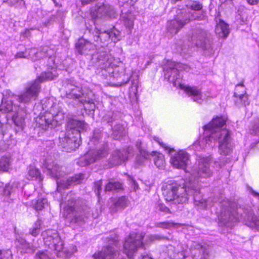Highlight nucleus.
Instances as JSON below:
<instances>
[{
	"mask_svg": "<svg viewBox=\"0 0 259 259\" xmlns=\"http://www.w3.org/2000/svg\"><path fill=\"white\" fill-rule=\"evenodd\" d=\"M226 119L217 117L203 126V134L200 137L198 145L202 148H212L219 143V151L221 155H227L232 152L233 144L230 132L226 128Z\"/></svg>",
	"mask_w": 259,
	"mask_h": 259,
	"instance_id": "f257e3e1",
	"label": "nucleus"
},
{
	"mask_svg": "<svg viewBox=\"0 0 259 259\" xmlns=\"http://www.w3.org/2000/svg\"><path fill=\"white\" fill-rule=\"evenodd\" d=\"M220 211L218 213L219 224L220 226L231 228L238 221L245 222V224L251 228L259 230V219L254 215L252 210L243 211L244 215L238 216V213L242 211L240 208L236 212L237 205L234 202H231L228 199H219Z\"/></svg>",
	"mask_w": 259,
	"mask_h": 259,
	"instance_id": "f03ea898",
	"label": "nucleus"
},
{
	"mask_svg": "<svg viewBox=\"0 0 259 259\" xmlns=\"http://www.w3.org/2000/svg\"><path fill=\"white\" fill-rule=\"evenodd\" d=\"M41 107L44 111L36 119V126L44 130L53 128L61 124L65 118L62 104L54 98L41 101Z\"/></svg>",
	"mask_w": 259,
	"mask_h": 259,
	"instance_id": "7ed1b4c3",
	"label": "nucleus"
},
{
	"mask_svg": "<svg viewBox=\"0 0 259 259\" xmlns=\"http://www.w3.org/2000/svg\"><path fill=\"white\" fill-rule=\"evenodd\" d=\"M88 125L82 121L70 119L67 125V132H62L59 136V144L63 150L71 152L81 143L80 133L85 131Z\"/></svg>",
	"mask_w": 259,
	"mask_h": 259,
	"instance_id": "20e7f679",
	"label": "nucleus"
},
{
	"mask_svg": "<svg viewBox=\"0 0 259 259\" xmlns=\"http://www.w3.org/2000/svg\"><path fill=\"white\" fill-rule=\"evenodd\" d=\"M194 189V184L190 181L184 184L183 181L177 182L172 180H168L162 187V194L166 201L174 204H183L188 200L190 190Z\"/></svg>",
	"mask_w": 259,
	"mask_h": 259,
	"instance_id": "39448f33",
	"label": "nucleus"
},
{
	"mask_svg": "<svg viewBox=\"0 0 259 259\" xmlns=\"http://www.w3.org/2000/svg\"><path fill=\"white\" fill-rule=\"evenodd\" d=\"M183 69H185V67L183 64L167 61L163 66L164 78L172 83L174 87L183 90L188 96H192V99L194 100V90L192 88L182 83L181 71Z\"/></svg>",
	"mask_w": 259,
	"mask_h": 259,
	"instance_id": "423d86ee",
	"label": "nucleus"
},
{
	"mask_svg": "<svg viewBox=\"0 0 259 259\" xmlns=\"http://www.w3.org/2000/svg\"><path fill=\"white\" fill-rule=\"evenodd\" d=\"M56 75L52 72L47 71L42 73L34 81L27 84L24 92L20 95L14 96V98L20 103H28L35 100L40 92L41 82L52 80Z\"/></svg>",
	"mask_w": 259,
	"mask_h": 259,
	"instance_id": "0eeeda50",
	"label": "nucleus"
},
{
	"mask_svg": "<svg viewBox=\"0 0 259 259\" xmlns=\"http://www.w3.org/2000/svg\"><path fill=\"white\" fill-rule=\"evenodd\" d=\"M75 204V201L72 199L64 207V210L67 213L66 218L72 223L80 224L84 222V219L91 216L90 208L85 206L79 209H76Z\"/></svg>",
	"mask_w": 259,
	"mask_h": 259,
	"instance_id": "6e6552de",
	"label": "nucleus"
},
{
	"mask_svg": "<svg viewBox=\"0 0 259 259\" xmlns=\"http://www.w3.org/2000/svg\"><path fill=\"white\" fill-rule=\"evenodd\" d=\"M144 237L142 233H132L128 235L123 245L124 252L128 258H132L138 250L145 249L142 241Z\"/></svg>",
	"mask_w": 259,
	"mask_h": 259,
	"instance_id": "1a4fd4ad",
	"label": "nucleus"
},
{
	"mask_svg": "<svg viewBox=\"0 0 259 259\" xmlns=\"http://www.w3.org/2000/svg\"><path fill=\"white\" fill-rule=\"evenodd\" d=\"M66 96L68 98L78 99L79 102L90 103L92 100V92L88 90H82L80 87L74 84H68L67 87Z\"/></svg>",
	"mask_w": 259,
	"mask_h": 259,
	"instance_id": "9d476101",
	"label": "nucleus"
},
{
	"mask_svg": "<svg viewBox=\"0 0 259 259\" xmlns=\"http://www.w3.org/2000/svg\"><path fill=\"white\" fill-rule=\"evenodd\" d=\"M45 243L50 248L57 252H61L64 249V243L61 237L55 230H48L42 233Z\"/></svg>",
	"mask_w": 259,
	"mask_h": 259,
	"instance_id": "9b49d317",
	"label": "nucleus"
},
{
	"mask_svg": "<svg viewBox=\"0 0 259 259\" xmlns=\"http://www.w3.org/2000/svg\"><path fill=\"white\" fill-rule=\"evenodd\" d=\"M3 99L0 106V112L9 113V116L12 118V120L16 125L21 127L23 125L24 119L18 115L19 107L13 105L11 100H5Z\"/></svg>",
	"mask_w": 259,
	"mask_h": 259,
	"instance_id": "f8f14e48",
	"label": "nucleus"
},
{
	"mask_svg": "<svg viewBox=\"0 0 259 259\" xmlns=\"http://www.w3.org/2000/svg\"><path fill=\"white\" fill-rule=\"evenodd\" d=\"M96 58L98 59V66L99 67L98 70L99 73L105 77H107L114 73L113 59L111 56L103 53L102 55L100 54L98 56L94 55L93 58Z\"/></svg>",
	"mask_w": 259,
	"mask_h": 259,
	"instance_id": "ddd939ff",
	"label": "nucleus"
},
{
	"mask_svg": "<svg viewBox=\"0 0 259 259\" xmlns=\"http://www.w3.org/2000/svg\"><path fill=\"white\" fill-rule=\"evenodd\" d=\"M107 154V150L106 148L99 150H90L78 158L77 164L80 166H85L94 162L98 159L105 156Z\"/></svg>",
	"mask_w": 259,
	"mask_h": 259,
	"instance_id": "4468645a",
	"label": "nucleus"
},
{
	"mask_svg": "<svg viewBox=\"0 0 259 259\" xmlns=\"http://www.w3.org/2000/svg\"><path fill=\"white\" fill-rule=\"evenodd\" d=\"M195 45L201 48L206 52L207 55L213 53L212 40L210 37V34L204 30H201L197 36Z\"/></svg>",
	"mask_w": 259,
	"mask_h": 259,
	"instance_id": "2eb2a0df",
	"label": "nucleus"
},
{
	"mask_svg": "<svg viewBox=\"0 0 259 259\" xmlns=\"http://www.w3.org/2000/svg\"><path fill=\"white\" fill-rule=\"evenodd\" d=\"M211 160L210 156L199 157L198 159V168L195 171V178L202 177L206 178L210 177L212 172L209 168V162Z\"/></svg>",
	"mask_w": 259,
	"mask_h": 259,
	"instance_id": "dca6fc26",
	"label": "nucleus"
},
{
	"mask_svg": "<svg viewBox=\"0 0 259 259\" xmlns=\"http://www.w3.org/2000/svg\"><path fill=\"white\" fill-rule=\"evenodd\" d=\"M84 178L85 174L81 173L75 174L68 178H63L57 181V190L59 192L61 189H67L71 186L79 184Z\"/></svg>",
	"mask_w": 259,
	"mask_h": 259,
	"instance_id": "f3484780",
	"label": "nucleus"
},
{
	"mask_svg": "<svg viewBox=\"0 0 259 259\" xmlns=\"http://www.w3.org/2000/svg\"><path fill=\"white\" fill-rule=\"evenodd\" d=\"M44 171L52 178H54L58 181H60L59 178L63 176V172L61 170L62 167L54 162H52L51 160L46 159L43 163Z\"/></svg>",
	"mask_w": 259,
	"mask_h": 259,
	"instance_id": "a211bd4d",
	"label": "nucleus"
},
{
	"mask_svg": "<svg viewBox=\"0 0 259 259\" xmlns=\"http://www.w3.org/2000/svg\"><path fill=\"white\" fill-rule=\"evenodd\" d=\"M92 15L94 18L103 17L114 18L116 16V12L109 4L103 3L97 8L96 12L92 13Z\"/></svg>",
	"mask_w": 259,
	"mask_h": 259,
	"instance_id": "6ab92c4d",
	"label": "nucleus"
},
{
	"mask_svg": "<svg viewBox=\"0 0 259 259\" xmlns=\"http://www.w3.org/2000/svg\"><path fill=\"white\" fill-rule=\"evenodd\" d=\"M188 160V154L185 151L181 150L171 157L170 162L176 168L185 169Z\"/></svg>",
	"mask_w": 259,
	"mask_h": 259,
	"instance_id": "aec40b11",
	"label": "nucleus"
},
{
	"mask_svg": "<svg viewBox=\"0 0 259 259\" xmlns=\"http://www.w3.org/2000/svg\"><path fill=\"white\" fill-rule=\"evenodd\" d=\"M132 151V148L128 147L127 150H123L122 151L116 150L112 154L110 162L112 165L121 164L127 159V154Z\"/></svg>",
	"mask_w": 259,
	"mask_h": 259,
	"instance_id": "412c9836",
	"label": "nucleus"
},
{
	"mask_svg": "<svg viewBox=\"0 0 259 259\" xmlns=\"http://www.w3.org/2000/svg\"><path fill=\"white\" fill-rule=\"evenodd\" d=\"M95 48V45L84 38L79 39L76 45V48L81 55L92 54Z\"/></svg>",
	"mask_w": 259,
	"mask_h": 259,
	"instance_id": "4be33fe9",
	"label": "nucleus"
},
{
	"mask_svg": "<svg viewBox=\"0 0 259 259\" xmlns=\"http://www.w3.org/2000/svg\"><path fill=\"white\" fill-rule=\"evenodd\" d=\"M215 32L219 38H226L230 33L229 25L224 21L216 18Z\"/></svg>",
	"mask_w": 259,
	"mask_h": 259,
	"instance_id": "5701e85b",
	"label": "nucleus"
},
{
	"mask_svg": "<svg viewBox=\"0 0 259 259\" xmlns=\"http://www.w3.org/2000/svg\"><path fill=\"white\" fill-rule=\"evenodd\" d=\"M189 21V19H182L180 17L170 21L168 25V31L171 34H176Z\"/></svg>",
	"mask_w": 259,
	"mask_h": 259,
	"instance_id": "b1692460",
	"label": "nucleus"
},
{
	"mask_svg": "<svg viewBox=\"0 0 259 259\" xmlns=\"http://www.w3.org/2000/svg\"><path fill=\"white\" fill-rule=\"evenodd\" d=\"M234 96L238 98L236 102H239L244 106L249 104L248 96L245 93V89L243 84H238L236 86Z\"/></svg>",
	"mask_w": 259,
	"mask_h": 259,
	"instance_id": "393cba45",
	"label": "nucleus"
},
{
	"mask_svg": "<svg viewBox=\"0 0 259 259\" xmlns=\"http://www.w3.org/2000/svg\"><path fill=\"white\" fill-rule=\"evenodd\" d=\"M195 249L199 250V252L202 253L200 259H211L214 257L212 247L207 244H197L195 245Z\"/></svg>",
	"mask_w": 259,
	"mask_h": 259,
	"instance_id": "a878e982",
	"label": "nucleus"
},
{
	"mask_svg": "<svg viewBox=\"0 0 259 259\" xmlns=\"http://www.w3.org/2000/svg\"><path fill=\"white\" fill-rule=\"evenodd\" d=\"M17 246L22 249L21 252L32 253L36 249L35 246L27 242L23 238H19L16 241Z\"/></svg>",
	"mask_w": 259,
	"mask_h": 259,
	"instance_id": "bb28decb",
	"label": "nucleus"
},
{
	"mask_svg": "<svg viewBox=\"0 0 259 259\" xmlns=\"http://www.w3.org/2000/svg\"><path fill=\"white\" fill-rule=\"evenodd\" d=\"M112 137L115 140H120L125 135V131L121 124H116L112 128Z\"/></svg>",
	"mask_w": 259,
	"mask_h": 259,
	"instance_id": "cd10ccee",
	"label": "nucleus"
},
{
	"mask_svg": "<svg viewBox=\"0 0 259 259\" xmlns=\"http://www.w3.org/2000/svg\"><path fill=\"white\" fill-rule=\"evenodd\" d=\"M111 35L109 32H101L99 30L96 31L94 36V40L96 41H101L102 42H105L110 39Z\"/></svg>",
	"mask_w": 259,
	"mask_h": 259,
	"instance_id": "c85d7f7f",
	"label": "nucleus"
},
{
	"mask_svg": "<svg viewBox=\"0 0 259 259\" xmlns=\"http://www.w3.org/2000/svg\"><path fill=\"white\" fill-rule=\"evenodd\" d=\"M150 156H155L154 163L157 167L162 169L164 167L165 161L163 155L155 151H152L150 153Z\"/></svg>",
	"mask_w": 259,
	"mask_h": 259,
	"instance_id": "c756f323",
	"label": "nucleus"
},
{
	"mask_svg": "<svg viewBox=\"0 0 259 259\" xmlns=\"http://www.w3.org/2000/svg\"><path fill=\"white\" fill-rule=\"evenodd\" d=\"M150 156V153H149L146 150H140L139 154L136 157V164L139 165H142L145 160L149 159Z\"/></svg>",
	"mask_w": 259,
	"mask_h": 259,
	"instance_id": "7c9ffc66",
	"label": "nucleus"
},
{
	"mask_svg": "<svg viewBox=\"0 0 259 259\" xmlns=\"http://www.w3.org/2000/svg\"><path fill=\"white\" fill-rule=\"evenodd\" d=\"M202 8V5L195 2V20H203L206 17V13Z\"/></svg>",
	"mask_w": 259,
	"mask_h": 259,
	"instance_id": "2f4dec72",
	"label": "nucleus"
},
{
	"mask_svg": "<svg viewBox=\"0 0 259 259\" xmlns=\"http://www.w3.org/2000/svg\"><path fill=\"white\" fill-rule=\"evenodd\" d=\"M114 206L115 211L125 208L127 206V199L124 197L116 199L114 202Z\"/></svg>",
	"mask_w": 259,
	"mask_h": 259,
	"instance_id": "473e14b6",
	"label": "nucleus"
},
{
	"mask_svg": "<svg viewBox=\"0 0 259 259\" xmlns=\"http://www.w3.org/2000/svg\"><path fill=\"white\" fill-rule=\"evenodd\" d=\"M11 161L8 157H2L0 159V172L8 171L10 167Z\"/></svg>",
	"mask_w": 259,
	"mask_h": 259,
	"instance_id": "72a5a7b5",
	"label": "nucleus"
},
{
	"mask_svg": "<svg viewBox=\"0 0 259 259\" xmlns=\"http://www.w3.org/2000/svg\"><path fill=\"white\" fill-rule=\"evenodd\" d=\"M18 186V183L16 182H13L7 184L4 189V195L9 196L12 193L16 191Z\"/></svg>",
	"mask_w": 259,
	"mask_h": 259,
	"instance_id": "f704fd0d",
	"label": "nucleus"
},
{
	"mask_svg": "<svg viewBox=\"0 0 259 259\" xmlns=\"http://www.w3.org/2000/svg\"><path fill=\"white\" fill-rule=\"evenodd\" d=\"M47 203V200L45 198H39L37 200L33 201L32 205L34 208L37 210H41L44 207L45 205Z\"/></svg>",
	"mask_w": 259,
	"mask_h": 259,
	"instance_id": "c9c22d12",
	"label": "nucleus"
},
{
	"mask_svg": "<svg viewBox=\"0 0 259 259\" xmlns=\"http://www.w3.org/2000/svg\"><path fill=\"white\" fill-rule=\"evenodd\" d=\"M122 188L121 184L117 182L110 181L106 185L105 190L106 191H111L113 190H117Z\"/></svg>",
	"mask_w": 259,
	"mask_h": 259,
	"instance_id": "e433bc0d",
	"label": "nucleus"
},
{
	"mask_svg": "<svg viewBox=\"0 0 259 259\" xmlns=\"http://www.w3.org/2000/svg\"><path fill=\"white\" fill-rule=\"evenodd\" d=\"M41 221L37 220L34 224L32 228L30 229V233L33 236H37L41 229Z\"/></svg>",
	"mask_w": 259,
	"mask_h": 259,
	"instance_id": "4c0bfd02",
	"label": "nucleus"
},
{
	"mask_svg": "<svg viewBox=\"0 0 259 259\" xmlns=\"http://www.w3.org/2000/svg\"><path fill=\"white\" fill-rule=\"evenodd\" d=\"M28 179L29 180L33 178L37 179L40 177V172L38 169L30 166L28 172Z\"/></svg>",
	"mask_w": 259,
	"mask_h": 259,
	"instance_id": "58836bf2",
	"label": "nucleus"
},
{
	"mask_svg": "<svg viewBox=\"0 0 259 259\" xmlns=\"http://www.w3.org/2000/svg\"><path fill=\"white\" fill-rule=\"evenodd\" d=\"M35 259H54L51 253L47 250H40L37 251L35 255Z\"/></svg>",
	"mask_w": 259,
	"mask_h": 259,
	"instance_id": "ea45409f",
	"label": "nucleus"
},
{
	"mask_svg": "<svg viewBox=\"0 0 259 259\" xmlns=\"http://www.w3.org/2000/svg\"><path fill=\"white\" fill-rule=\"evenodd\" d=\"M178 225V224L173 223L171 222L165 221L157 223L155 226L157 227L161 228L163 229H169L172 227H175Z\"/></svg>",
	"mask_w": 259,
	"mask_h": 259,
	"instance_id": "a19ab883",
	"label": "nucleus"
},
{
	"mask_svg": "<svg viewBox=\"0 0 259 259\" xmlns=\"http://www.w3.org/2000/svg\"><path fill=\"white\" fill-rule=\"evenodd\" d=\"M211 199L209 198L207 200L201 199V200H196L195 199V205H200L203 208H207L211 206Z\"/></svg>",
	"mask_w": 259,
	"mask_h": 259,
	"instance_id": "79ce46f5",
	"label": "nucleus"
},
{
	"mask_svg": "<svg viewBox=\"0 0 259 259\" xmlns=\"http://www.w3.org/2000/svg\"><path fill=\"white\" fill-rule=\"evenodd\" d=\"M0 259H13L12 251L9 249L1 250Z\"/></svg>",
	"mask_w": 259,
	"mask_h": 259,
	"instance_id": "37998d69",
	"label": "nucleus"
},
{
	"mask_svg": "<svg viewBox=\"0 0 259 259\" xmlns=\"http://www.w3.org/2000/svg\"><path fill=\"white\" fill-rule=\"evenodd\" d=\"M251 134L258 137V140L259 141V119H257L256 122L252 126L251 129Z\"/></svg>",
	"mask_w": 259,
	"mask_h": 259,
	"instance_id": "c03bdc74",
	"label": "nucleus"
},
{
	"mask_svg": "<svg viewBox=\"0 0 259 259\" xmlns=\"http://www.w3.org/2000/svg\"><path fill=\"white\" fill-rule=\"evenodd\" d=\"M163 238V237L159 235H149L146 237V241L151 242L156 240H161Z\"/></svg>",
	"mask_w": 259,
	"mask_h": 259,
	"instance_id": "a18cd8bd",
	"label": "nucleus"
},
{
	"mask_svg": "<svg viewBox=\"0 0 259 259\" xmlns=\"http://www.w3.org/2000/svg\"><path fill=\"white\" fill-rule=\"evenodd\" d=\"M124 24L129 29L132 28L134 25V19L131 16H128L124 18Z\"/></svg>",
	"mask_w": 259,
	"mask_h": 259,
	"instance_id": "49530a36",
	"label": "nucleus"
},
{
	"mask_svg": "<svg viewBox=\"0 0 259 259\" xmlns=\"http://www.w3.org/2000/svg\"><path fill=\"white\" fill-rule=\"evenodd\" d=\"M102 137V134L99 130H95L91 143H94L95 141L99 140Z\"/></svg>",
	"mask_w": 259,
	"mask_h": 259,
	"instance_id": "de8ad7c7",
	"label": "nucleus"
},
{
	"mask_svg": "<svg viewBox=\"0 0 259 259\" xmlns=\"http://www.w3.org/2000/svg\"><path fill=\"white\" fill-rule=\"evenodd\" d=\"M157 208L160 211L165 213H170L169 209L162 203L158 202L157 204Z\"/></svg>",
	"mask_w": 259,
	"mask_h": 259,
	"instance_id": "09e8293b",
	"label": "nucleus"
},
{
	"mask_svg": "<svg viewBox=\"0 0 259 259\" xmlns=\"http://www.w3.org/2000/svg\"><path fill=\"white\" fill-rule=\"evenodd\" d=\"M110 33V35H111L110 39L113 42H116L119 40L118 36L119 34V32L117 30L115 31H110L109 32Z\"/></svg>",
	"mask_w": 259,
	"mask_h": 259,
	"instance_id": "8fccbe9b",
	"label": "nucleus"
},
{
	"mask_svg": "<svg viewBox=\"0 0 259 259\" xmlns=\"http://www.w3.org/2000/svg\"><path fill=\"white\" fill-rule=\"evenodd\" d=\"M102 181H99L95 183V191L96 194L99 197L100 191L101 190Z\"/></svg>",
	"mask_w": 259,
	"mask_h": 259,
	"instance_id": "3c124183",
	"label": "nucleus"
},
{
	"mask_svg": "<svg viewBox=\"0 0 259 259\" xmlns=\"http://www.w3.org/2000/svg\"><path fill=\"white\" fill-rule=\"evenodd\" d=\"M4 2L7 3L10 6H18L21 4L22 0H4Z\"/></svg>",
	"mask_w": 259,
	"mask_h": 259,
	"instance_id": "603ef678",
	"label": "nucleus"
},
{
	"mask_svg": "<svg viewBox=\"0 0 259 259\" xmlns=\"http://www.w3.org/2000/svg\"><path fill=\"white\" fill-rule=\"evenodd\" d=\"M130 181L132 188L134 191H136L139 188L138 184L137 183L136 181L132 178L131 179Z\"/></svg>",
	"mask_w": 259,
	"mask_h": 259,
	"instance_id": "864d4df0",
	"label": "nucleus"
},
{
	"mask_svg": "<svg viewBox=\"0 0 259 259\" xmlns=\"http://www.w3.org/2000/svg\"><path fill=\"white\" fill-rule=\"evenodd\" d=\"M224 164H223L224 165ZM223 164L221 163V162H219L218 161H214V168L216 169V170H218L219 169H220V168L222 167Z\"/></svg>",
	"mask_w": 259,
	"mask_h": 259,
	"instance_id": "5fc2aeb1",
	"label": "nucleus"
},
{
	"mask_svg": "<svg viewBox=\"0 0 259 259\" xmlns=\"http://www.w3.org/2000/svg\"><path fill=\"white\" fill-rule=\"evenodd\" d=\"M24 52H18L17 53L15 56V58L16 59H18V58H25V56L24 55Z\"/></svg>",
	"mask_w": 259,
	"mask_h": 259,
	"instance_id": "6e6d98bb",
	"label": "nucleus"
},
{
	"mask_svg": "<svg viewBox=\"0 0 259 259\" xmlns=\"http://www.w3.org/2000/svg\"><path fill=\"white\" fill-rule=\"evenodd\" d=\"M195 102L199 100L201 98V95L200 93L195 89Z\"/></svg>",
	"mask_w": 259,
	"mask_h": 259,
	"instance_id": "4d7b16f0",
	"label": "nucleus"
},
{
	"mask_svg": "<svg viewBox=\"0 0 259 259\" xmlns=\"http://www.w3.org/2000/svg\"><path fill=\"white\" fill-rule=\"evenodd\" d=\"M248 4L251 5H256L259 2V0H247Z\"/></svg>",
	"mask_w": 259,
	"mask_h": 259,
	"instance_id": "13d9d810",
	"label": "nucleus"
},
{
	"mask_svg": "<svg viewBox=\"0 0 259 259\" xmlns=\"http://www.w3.org/2000/svg\"><path fill=\"white\" fill-rule=\"evenodd\" d=\"M141 259H153L151 257L149 256L148 255H144L141 256Z\"/></svg>",
	"mask_w": 259,
	"mask_h": 259,
	"instance_id": "bf43d9fd",
	"label": "nucleus"
},
{
	"mask_svg": "<svg viewBox=\"0 0 259 259\" xmlns=\"http://www.w3.org/2000/svg\"><path fill=\"white\" fill-rule=\"evenodd\" d=\"M160 145L162 146L165 149H168V148L165 146V144H164L163 143H160V142L158 141Z\"/></svg>",
	"mask_w": 259,
	"mask_h": 259,
	"instance_id": "052dcab7",
	"label": "nucleus"
},
{
	"mask_svg": "<svg viewBox=\"0 0 259 259\" xmlns=\"http://www.w3.org/2000/svg\"><path fill=\"white\" fill-rule=\"evenodd\" d=\"M134 88H135V90H137V82H136V83L133 82V85H132V88L133 89Z\"/></svg>",
	"mask_w": 259,
	"mask_h": 259,
	"instance_id": "680f3d73",
	"label": "nucleus"
},
{
	"mask_svg": "<svg viewBox=\"0 0 259 259\" xmlns=\"http://www.w3.org/2000/svg\"><path fill=\"white\" fill-rule=\"evenodd\" d=\"M108 123H109V125L112 126V124H111L112 123V120L108 121Z\"/></svg>",
	"mask_w": 259,
	"mask_h": 259,
	"instance_id": "e2e57ef3",
	"label": "nucleus"
},
{
	"mask_svg": "<svg viewBox=\"0 0 259 259\" xmlns=\"http://www.w3.org/2000/svg\"><path fill=\"white\" fill-rule=\"evenodd\" d=\"M253 194L255 196H259V194L256 192H253Z\"/></svg>",
	"mask_w": 259,
	"mask_h": 259,
	"instance_id": "0e129e2a",
	"label": "nucleus"
},
{
	"mask_svg": "<svg viewBox=\"0 0 259 259\" xmlns=\"http://www.w3.org/2000/svg\"><path fill=\"white\" fill-rule=\"evenodd\" d=\"M34 54L37 55V57H40V56L39 55V52H37L36 53H34Z\"/></svg>",
	"mask_w": 259,
	"mask_h": 259,
	"instance_id": "69168bd1",
	"label": "nucleus"
},
{
	"mask_svg": "<svg viewBox=\"0 0 259 259\" xmlns=\"http://www.w3.org/2000/svg\"><path fill=\"white\" fill-rule=\"evenodd\" d=\"M189 40L192 41L193 40V36L192 35L191 37H189Z\"/></svg>",
	"mask_w": 259,
	"mask_h": 259,
	"instance_id": "338daca9",
	"label": "nucleus"
},
{
	"mask_svg": "<svg viewBox=\"0 0 259 259\" xmlns=\"http://www.w3.org/2000/svg\"><path fill=\"white\" fill-rule=\"evenodd\" d=\"M238 93H239V94H243V93L241 92V89H239Z\"/></svg>",
	"mask_w": 259,
	"mask_h": 259,
	"instance_id": "774afa93",
	"label": "nucleus"
}]
</instances>
